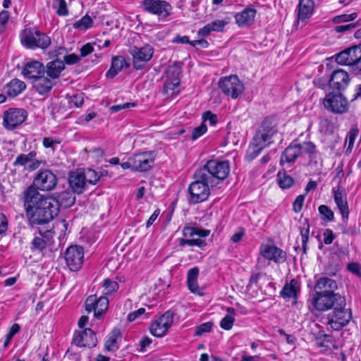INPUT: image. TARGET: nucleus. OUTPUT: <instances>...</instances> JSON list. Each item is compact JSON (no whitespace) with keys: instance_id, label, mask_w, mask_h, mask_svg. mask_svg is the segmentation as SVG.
<instances>
[{"instance_id":"obj_24","label":"nucleus","mask_w":361,"mask_h":361,"mask_svg":"<svg viewBox=\"0 0 361 361\" xmlns=\"http://www.w3.org/2000/svg\"><path fill=\"white\" fill-rule=\"evenodd\" d=\"M22 73L25 78L32 79L33 81L37 78L40 77L42 75H44L45 68L42 63L34 61L27 63L25 66Z\"/></svg>"},{"instance_id":"obj_13","label":"nucleus","mask_w":361,"mask_h":361,"mask_svg":"<svg viewBox=\"0 0 361 361\" xmlns=\"http://www.w3.org/2000/svg\"><path fill=\"white\" fill-rule=\"evenodd\" d=\"M323 104L327 110L336 114H343L347 111L348 108L346 99L339 92L328 93Z\"/></svg>"},{"instance_id":"obj_36","label":"nucleus","mask_w":361,"mask_h":361,"mask_svg":"<svg viewBox=\"0 0 361 361\" xmlns=\"http://www.w3.org/2000/svg\"><path fill=\"white\" fill-rule=\"evenodd\" d=\"M26 87L24 82L18 80L13 79L6 85V90L7 94L14 97L20 94Z\"/></svg>"},{"instance_id":"obj_10","label":"nucleus","mask_w":361,"mask_h":361,"mask_svg":"<svg viewBox=\"0 0 361 361\" xmlns=\"http://www.w3.org/2000/svg\"><path fill=\"white\" fill-rule=\"evenodd\" d=\"M219 86L224 94L232 99H237L245 89L243 83L235 75L221 78Z\"/></svg>"},{"instance_id":"obj_63","label":"nucleus","mask_w":361,"mask_h":361,"mask_svg":"<svg viewBox=\"0 0 361 361\" xmlns=\"http://www.w3.org/2000/svg\"><path fill=\"white\" fill-rule=\"evenodd\" d=\"M9 19V13L7 11L0 12V33L4 31V26Z\"/></svg>"},{"instance_id":"obj_35","label":"nucleus","mask_w":361,"mask_h":361,"mask_svg":"<svg viewBox=\"0 0 361 361\" xmlns=\"http://www.w3.org/2000/svg\"><path fill=\"white\" fill-rule=\"evenodd\" d=\"M199 269L197 267L190 269L188 272V286L190 290L194 293L202 295V290L197 285Z\"/></svg>"},{"instance_id":"obj_60","label":"nucleus","mask_w":361,"mask_h":361,"mask_svg":"<svg viewBox=\"0 0 361 361\" xmlns=\"http://www.w3.org/2000/svg\"><path fill=\"white\" fill-rule=\"evenodd\" d=\"M135 106V104L133 102H126L122 104L114 105L110 107L112 112H118L119 111Z\"/></svg>"},{"instance_id":"obj_48","label":"nucleus","mask_w":361,"mask_h":361,"mask_svg":"<svg viewBox=\"0 0 361 361\" xmlns=\"http://www.w3.org/2000/svg\"><path fill=\"white\" fill-rule=\"evenodd\" d=\"M180 83H176L173 80H167L164 82V92L171 96L178 93V87Z\"/></svg>"},{"instance_id":"obj_49","label":"nucleus","mask_w":361,"mask_h":361,"mask_svg":"<svg viewBox=\"0 0 361 361\" xmlns=\"http://www.w3.org/2000/svg\"><path fill=\"white\" fill-rule=\"evenodd\" d=\"M174 313L171 310L166 311L158 319L160 321L161 325L166 326L168 329L173 322Z\"/></svg>"},{"instance_id":"obj_17","label":"nucleus","mask_w":361,"mask_h":361,"mask_svg":"<svg viewBox=\"0 0 361 361\" xmlns=\"http://www.w3.org/2000/svg\"><path fill=\"white\" fill-rule=\"evenodd\" d=\"M145 9L150 13L166 18L170 14L171 5L163 0H145L143 1Z\"/></svg>"},{"instance_id":"obj_47","label":"nucleus","mask_w":361,"mask_h":361,"mask_svg":"<svg viewBox=\"0 0 361 361\" xmlns=\"http://www.w3.org/2000/svg\"><path fill=\"white\" fill-rule=\"evenodd\" d=\"M53 8L59 16H65L68 13L67 4L65 0H54Z\"/></svg>"},{"instance_id":"obj_38","label":"nucleus","mask_w":361,"mask_h":361,"mask_svg":"<svg viewBox=\"0 0 361 361\" xmlns=\"http://www.w3.org/2000/svg\"><path fill=\"white\" fill-rule=\"evenodd\" d=\"M298 147L300 149V155L306 153L309 155L310 161H312L317 157L316 146L312 142H303L298 144Z\"/></svg>"},{"instance_id":"obj_21","label":"nucleus","mask_w":361,"mask_h":361,"mask_svg":"<svg viewBox=\"0 0 361 361\" xmlns=\"http://www.w3.org/2000/svg\"><path fill=\"white\" fill-rule=\"evenodd\" d=\"M334 202L339 209L342 217L347 219L349 214L348 205L346 199V194L343 187L338 185L332 189Z\"/></svg>"},{"instance_id":"obj_11","label":"nucleus","mask_w":361,"mask_h":361,"mask_svg":"<svg viewBox=\"0 0 361 361\" xmlns=\"http://www.w3.org/2000/svg\"><path fill=\"white\" fill-rule=\"evenodd\" d=\"M195 178L196 180L192 182L188 188L190 195V201L193 204L207 200L210 194L209 187H211L210 183L198 178L196 172L195 173Z\"/></svg>"},{"instance_id":"obj_54","label":"nucleus","mask_w":361,"mask_h":361,"mask_svg":"<svg viewBox=\"0 0 361 361\" xmlns=\"http://www.w3.org/2000/svg\"><path fill=\"white\" fill-rule=\"evenodd\" d=\"M47 243L41 238L35 237L32 241L31 249L32 250L42 251L46 247Z\"/></svg>"},{"instance_id":"obj_28","label":"nucleus","mask_w":361,"mask_h":361,"mask_svg":"<svg viewBox=\"0 0 361 361\" xmlns=\"http://www.w3.org/2000/svg\"><path fill=\"white\" fill-rule=\"evenodd\" d=\"M228 23V21L226 20H216L200 29L198 31V35L202 37H205L213 31L221 32Z\"/></svg>"},{"instance_id":"obj_29","label":"nucleus","mask_w":361,"mask_h":361,"mask_svg":"<svg viewBox=\"0 0 361 361\" xmlns=\"http://www.w3.org/2000/svg\"><path fill=\"white\" fill-rule=\"evenodd\" d=\"M32 85L39 94H45L50 92L54 83L50 78L42 75L32 81Z\"/></svg>"},{"instance_id":"obj_19","label":"nucleus","mask_w":361,"mask_h":361,"mask_svg":"<svg viewBox=\"0 0 361 361\" xmlns=\"http://www.w3.org/2000/svg\"><path fill=\"white\" fill-rule=\"evenodd\" d=\"M349 80V75L346 71L337 69L331 73L329 85L330 88L340 92L347 87Z\"/></svg>"},{"instance_id":"obj_37","label":"nucleus","mask_w":361,"mask_h":361,"mask_svg":"<svg viewBox=\"0 0 361 361\" xmlns=\"http://www.w3.org/2000/svg\"><path fill=\"white\" fill-rule=\"evenodd\" d=\"M181 74V65L178 62H175L169 66L166 71V79L173 80L176 83H180V75Z\"/></svg>"},{"instance_id":"obj_12","label":"nucleus","mask_w":361,"mask_h":361,"mask_svg":"<svg viewBox=\"0 0 361 361\" xmlns=\"http://www.w3.org/2000/svg\"><path fill=\"white\" fill-rule=\"evenodd\" d=\"M133 57V66L137 70L143 69L154 54V49L149 44L142 47H133L130 51Z\"/></svg>"},{"instance_id":"obj_43","label":"nucleus","mask_w":361,"mask_h":361,"mask_svg":"<svg viewBox=\"0 0 361 361\" xmlns=\"http://www.w3.org/2000/svg\"><path fill=\"white\" fill-rule=\"evenodd\" d=\"M301 240H302V247L303 253H306L307 251V243L309 239L310 226L307 219L305 220L302 226L300 228Z\"/></svg>"},{"instance_id":"obj_53","label":"nucleus","mask_w":361,"mask_h":361,"mask_svg":"<svg viewBox=\"0 0 361 361\" xmlns=\"http://www.w3.org/2000/svg\"><path fill=\"white\" fill-rule=\"evenodd\" d=\"M61 143V140L59 139H54L50 137H45L43 138L42 145L44 147L47 149H51L52 151H54L56 149V145Z\"/></svg>"},{"instance_id":"obj_6","label":"nucleus","mask_w":361,"mask_h":361,"mask_svg":"<svg viewBox=\"0 0 361 361\" xmlns=\"http://www.w3.org/2000/svg\"><path fill=\"white\" fill-rule=\"evenodd\" d=\"M312 305L318 311H326L336 305H345V300L338 294L324 293L317 291Z\"/></svg>"},{"instance_id":"obj_62","label":"nucleus","mask_w":361,"mask_h":361,"mask_svg":"<svg viewBox=\"0 0 361 361\" xmlns=\"http://www.w3.org/2000/svg\"><path fill=\"white\" fill-rule=\"evenodd\" d=\"M94 44L87 43L85 45H83L80 48V56L81 57H85L86 56L89 55L90 54L92 53L94 51Z\"/></svg>"},{"instance_id":"obj_16","label":"nucleus","mask_w":361,"mask_h":361,"mask_svg":"<svg viewBox=\"0 0 361 361\" xmlns=\"http://www.w3.org/2000/svg\"><path fill=\"white\" fill-rule=\"evenodd\" d=\"M109 307V300L105 296L97 298L95 295H90L85 301V308L88 312H94L96 318H99L105 313Z\"/></svg>"},{"instance_id":"obj_52","label":"nucleus","mask_w":361,"mask_h":361,"mask_svg":"<svg viewBox=\"0 0 361 361\" xmlns=\"http://www.w3.org/2000/svg\"><path fill=\"white\" fill-rule=\"evenodd\" d=\"M357 16V13H352L350 14H342L337 16L333 18V22L335 23H341L343 22H348L354 20Z\"/></svg>"},{"instance_id":"obj_8","label":"nucleus","mask_w":361,"mask_h":361,"mask_svg":"<svg viewBox=\"0 0 361 361\" xmlns=\"http://www.w3.org/2000/svg\"><path fill=\"white\" fill-rule=\"evenodd\" d=\"M345 306L336 305L334 307V310L328 314L326 324L331 329L339 331L350 320V311L345 309Z\"/></svg>"},{"instance_id":"obj_1","label":"nucleus","mask_w":361,"mask_h":361,"mask_svg":"<svg viewBox=\"0 0 361 361\" xmlns=\"http://www.w3.org/2000/svg\"><path fill=\"white\" fill-rule=\"evenodd\" d=\"M21 200L32 225L45 224L57 215V202L53 197L41 194L35 187L27 188L22 193Z\"/></svg>"},{"instance_id":"obj_39","label":"nucleus","mask_w":361,"mask_h":361,"mask_svg":"<svg viewBox=\"0 0 361 361\" xmlns=\"http://www.w3.org/2000/svg\"><path fill=\"white\" fill-rule=\"evenodd\" d=\"M227 312L228 314L221 319L220 326L225 330H230L232 328L235 321V310L232 307H228Z\"/></svg>"},{"instance_id":"obj_40","label":"nucleus","mask_w":361,"mask_h":361,"mask_svg":"<svg viewBox=\"0 0 361 361\" xmlns=\"http://www.w3.org/2000/svg\"><path fill=\"white\" fill-rule=\"evenodd\" d=\"M121 337L119 329H114L109 334L105 343V347L108 350H114L118 348L116 345L117 339Z\"/></svg>"},{"instance_id":"obj_22","label":"nucleus","mask_w":361,"mask_h":361,"mask_svg":"<svg viewBox=\"0 0 361 361\" xmlns=\"http://www.w3.org/2000/svg\"><path fill=\"white\" fill-rule=\"evenodd\" d=\"M262 255L269 260L276 263L284 262L286 259V253L283 250L272 245H265L261 249Z\"/></svg>"},{"instance_id":"obj_61","label":"nucleus","mask_w":361,"mask_h":361,"mask_svg":"<svg viewBox=\"0 0 361 361\" xmlns=\"http://www.w3.org/2000/svg\"><path fill=\"white\" fill-rule=\"evenodd\" d=\"M70 104L75 107H80L83 104V97L82 94L73 95L70 97Z\"/></svg>"},{"instance_id":"obj_32","label":"nucleus","mask_w":361,"mask_h":361,"mask_svg":"<svg viewBox=\"0 0 361 361\" xmlns=\"http://www.w3.org/2000/svg\"><path fill=\"white\" fill-rule=\"evenodd\" d=\"M337 288L336 282L327 277H323L319 279L315 286L316 292L324 293L335 294L334 290Z\"/></svg>"},{"instance_id":"obj_30","label":"nucleus","mask_w":361,"mask_h":361,"mask_svg":"<svg viewBox=\"0 0 361 361\" xmlns=\"http://www.w3.org/2000/svg\"><path fill=\"white\" fill-rule=\"evenodd\" d=\"M124 66L128 67L125 58L122 56H114L111 60V66L110 69L106 72V76L109 78H114Z\"/></svg>"},{"instance_id":"obj_34","label":"nucleus","mask_w":361,"mask_h":361,"mask_svg":"<svg viewBox=\"0 0 361 361\" xmlns=\"http://www.w3.org/2000/svg\"><path fill=\"white\" fill-rule=\"evenodd\" d=\"M300 283L298 280L293 279L289 283L285 284L282 290L281 291V295L284 298H296L298 293L300 291Z\"/></svg>"},{"instance_id":"obj_9","label":"nucleus","mask_w":361,"mask_h":361,"mask_svg":"<svg viewBox=\"0 0 361 361\" xmlns=\"http://www.w3.org/2000/svg\"><path fill=\"white\" fill-rule=\"evenodd\" d=\"M56 176L49 169H42L37 172L33 183L29 187H35L37 191H51L57 185Z\"/></svg>"},{"instance_id":"obj_3","label":"nucleus","mask_w":361,"mask_h":361,"mask_svg":"<svg viewBox=\"0 0 361 361\" xmlns=\"http://www.w3.org/2000/svg\"><path fill=\"white\" fill-rule=\"evenodd\" d=\"M276 131L273 123L269 119H265L255 135L249 147L247 153V158L250 160L256 158L264 147L273 142L272 137L276 133Z\"/></svg>"},{"instance_id":"obj_42","label":"nucleus","mask_w":361,"mask_h":361,"mask_svg":"<svg viewBox=\"0 0 361 361\" xmlns=\"http://www.w3.org/2000/svg\"><path fill=\"white\" fill-rule=\"evenodd\" d=\"M277 176L279 185L281 188H289L293 185V178L291 176L287 175L285 171H279Z\"/></svg>"},{"instance_id":"obj_20","label":"nucleus","mask_w":361,"mask_h":361,"mask_svg":"<svg viewBox=\"0 0 361 361\" xmlns=\"http://www.w3.org/2000/svg\"><path fill=\"white\" fill-rule=\"evenodd\" d=\"M73 343L79 347H94L97 344V338L93 331L86 328L75 335Z\"/></svg>"},{"instance_id":"obj_15","label":"nucleus","mask_w":361,"mask_h":361,"mask_svg":"<svg viewBox=\"0 0 361 361\" xmlns=\"http://www.w3.org/2000/svg\"><path fill=\"white\" fill-rule=\"evenodd\" d=\"M27 117V113L21 109L11 108L4 113L3 125L8 130H13L22 124Z\"/></svg>"},{"instance_id":"obj_56","label":"nucleus","mask_w":361,"mask_h":361,"mask_svg":"<svg viewBox=\"0 0 361 361\" xmlns=\"http://www.w3.org/2000/svg\"><path fill=\"white\" fill-rule=\"evenodd\" d=\"M319 213L324 216V219L332 221L334 219V212L326 205H320L319 207Z\"/></svg>"},{"instance_id":"obj_59","label":"nucleus","mask_w":361,"mask_h":361,"mask_svg":"<svg viewBox=\"0 0 361 361\" xmlns=\"http://www.w3.org/2000/svg\"><path fill=\"white\" fill-rule=\"evenodd\" d=\"M347 269L352 274L361 276V268L357 262H350L347 266Z\"/></svg>"},{"instance_id":"obj_64","label":"nucleus","mask_w":361,"mask_h":361,"mask_svg":"<svg viewBox=\"0 0 361 361\" xmlns=\"http://www.w3.org/2000/svg\"><path fill=\"white\" fill-rule=\"evenodd\" d=\"M204 121H209L211 126H214L217 122V117L211 111H207L203 114Z\"/></svg>"},{"instance_id":"obj_31","label":"nucleus","mask_w":361,"mask_h":361,"mask_svg":"<svg viewBox=\"0 0 361 361\" xmlns=\"http://www.w3.org/2000/svg\"><path fill=\"white\" fill-rule=\"evenodd\" d=\"M57 202V212H59V207L67 208L71 207L75 202V197L71 191H63L61 193L56 194V197H53Z\"/></svg>"},{"instance_id":"obj_26","label":"nucleus","mask_w":361,"mask_h":361,"mask_svg":"<svg viewBox=\"0 0 361 361\" xmlns=\"http://www.w3.org/2000/svg\"><path fill=\"white\" fill-rule=\"evenodd\" d=\"M314 3L313 0H299L298 6V20L305 22L313 13Z\"/></svg>"},{"instance_id":"obj_27","label":"nucleus","mask_w":361,"mask_h":361,"mask_svg":"<svg viewBox=\"0 0 361 361\" xmlns=\"http://www.w3.org/2000/svg\"><path fill=\"white\" fill-rule=\"evenodd\" d=\"M301 156L300 149L298 147V143H291L283 152L281 159L280 164L283 165L284 163H293L296 159Z\"/></svg>"},{"instance_id":"obj_44","label":"nucleus","mask_w":361,"mask_h":361,"mask_svg":"<svg viewBox=\"0 0 361 361\" xmlns=\"http://www.w3.org/2000/svg\"><path fill=\"white\" fill-rule=\"evenodd\" d=\"M92 25V19L87 15L82 17L81 19L75 21L73 24L75 29L80 30H86L91 27Z\"/></svg>"},{"instance_id":"obj_46","label":"nucleus","mask_w":361,"mask_h":361,"mask_svg":"<svg viewBox=\"0 0 361 361\" xmlns=\"http://www.w3.org/2000/svg\"><path fill=\"white\" fill-rule=\"evenodd\" d=\"M167 330L168 329L166 326L161 325L159 319L153 322L150 326L151 334L157 337L163 336L166 333Z\"/></svg>"},{"instance_id":"obj_51","label":"nucleus","mask_w":361,"mask_h":361,"mask_svg":"<svg viewBox=\"0 0 361 361\" xmlns=\"http://www.w3.org/2000/svg\"><path fill=\"white\" fill-rule=\"evenodd\" d=\"M103 286L105 290L106 294H110L118 288V284L115 281H111L110 279H105L104 281Z\"/></svg>"},{"instance_id":"obj_14","label":"nucleus","mask_w":361,"mask_h":361,"mask_svg":"<svg viewBox=\"0 0 361 361\" xmlns=\"http://www.w3.org/2000/svg\"><path fill=\"white\" fill-rule=\"evenodd\" d=\"M84 252L81 246L71 245L65 252L66 264L71 271L78 270L83 262Z\"/></svg>"},{"instance_id":"obj_5","label":"nucleus","mask_w":361,"mask_h":361,"mask_svg":"<svg viewBox=\"0 0 361 361\" xmlns=\"http://www.w3.org/2000/svg\"><path fill=\"white\" fill-rule=\"evenodd\" d=\"M183 235L185 238L179 239V245L197 246L202 247L206 245L203 240L200 238H204L209 235L210 231L197 227L185 226L183 229Z\"/></svg>"},{"instance_id":"obj_23","label":"nucleus","mask_w":361,"mask_h":361,"mask_svg":"<svg viewBox=\"0 0 361 361\" xmlns=\"http://www.w3.org/2000/svg\"><path fill=\"white\" fill-rule=\"evenodd\" d=\"M68 182L73 192L77 194H82L87 186L85 176H84L82 169L71 172L69 175Z\"/></svg>"},{"instance_id":"obj_4","label":"nucleus","mask_w":361,"mask_h":361,"mask_svg":"<svg viewBox=\"0 0 361 361\" xmlns=\"http://www.w3.org/2000/svg\"><path fill=\"white\" fill-rule=\"evenodd\" d=\"M21 42L24 47L35 49H47L51 44V39L44 33L35 28H25L21 33Z\"/></svg>"},{"instance_id":"obj_41","label":"nucleus","mask_w":361,"mask_h":361,"mask_svg":"<svg viewBox=\"0 0 361 361\" xmlns=\"http://www.w3.org/2000/svg\"><path fill=\"white\" fill-rule=\"evenodd\" d=\"M37 155V153L34 151L29 152L28 154H21L18 156L13 162V166H21L25 168L30 164L32 161V158H35Z\"/></svg>"},{"instance_id":"obj_58","label":"nucleus","mask_w":361,"mask_h":361,"mask_svg":"<svg viewBox=\"0 0 361 361\" xmlns=\"http://www.w3.org/2000/svg\"><path fill=\"white\" fill-rule=\"evenodd\" d=\"M305 195L306 194L300 195L295 198L293 204V209L295 213H298L301 211Z\"/></svg>"},{"instance_id":"obj_2","label":"nucleus","mask_w":361,"mask_h":361,"mask_svg":"<svg viewBox=\"0 0 361 361\" xmlns=\"http://www.w3.org/2000/svg\"><path fill=\"white\" fill-rule=\"evenodd\" d=\"M230 172L227 161L212 159L196 171V176L202 180L210 183L211 188L218 186L225 180Z\"/></svg>"},{"instance_id":"obj_55","label":"nucleus","mask_w":361,"mask_h":361,"mask_svg":"<svg viewBox=\"0 0 361 361\" xmlns=\"http://www.w3.org/2000/svg\"><path fill=\"white\" fill-rule=\"evenodd\" d=\"M207 130V126L204 123V122L199 126L195 128L192 130L191 138L193 140H197L200 136H202L204 133H206Z\"/></svg>"},{"instance_id":"obj_25","label":"nucleus","mask_w":361,"mask_h":361,"mask_svg":"<svg viewBox=\"0 0 361 361\" xmlns=\"http://www.w3.org/2000/svg\"><path fill=\"white\" fill-rule=\"evenodd\" d=\"M256 13V9L246 8L243 11L235 15V20L239 27H249L254 23Z\"/></svg>"},{"instance_id":"obj_7","label":"nucleus","mask_w":361,"mask_h":361,"mask_svg":"<svg viewBox=\"0 0 361 361\" xmlns=\"http://www.w3.org/2000/svg\"><path fill=\"white\" fill-rule=\"evenodd\" d=\"M361 60V44L348 48L336 56V61L341 65L353 67V71L355 75L359 74L361 68L355 66Z\"/></svg>"},{"instance_id":"obj_45","label":"nucleus","mask_w":361,"mask_h":361,"mask_svg":"<svg viewBox=\"0 0 361 361\" xmlns=\"http://www.w3.org/2000/svg\"><path fill=\"white\" fill-rule=\"evenodd\" d=\"M82 170L84 176H85V181L87 185H95L99 181L100 176H99L97 171L91 169H86Z\"/></svg>"},{"instance_id":"obj_18","label":"nucleus","mask_w":361,"mask_h":361,"mask_svg":"<svg viewBox=\"0 0 361 361\" xmlns=\"http://www.w3.org/2000/svg\"><path fill=\"white\" fill-rule=\"evenodd\" d=\"M132 157L134 164V171H147L154 164V157L153 152H145L135 154Z\"/></svg>"},{"instance_id":"obj_33","label":"nucleus","mask_w":361,"mask_h":361,"mask_svg":"<svg viewBox=\"0 0 361 361\" xmlns=\"http://www.w3.org/2000/svg\"><path fill=\"white\" fill-rule=\"evenodd\" d=\"M64 62L56 59L49 62L46 66V73L48 77L55 79L59 77L61 71L64 69Z\"/></svg>"},{"instance_id":"obj_50","label":"nucleus","mask_w":361,"mask_h":361,"mask_svg":"<svg viewBox=\"0 0 361 361\" xmlns=\"http://www.w3.org/2000/svg\"><path fill=\"white\" fill-rule=\"evenodd\" d=\"M213 326V323L211 322H204L197 326L195 329V336H200L204 333L209 332Z\"/></svg>"},{"instance_id":"obj_57","label":"nucleus","mask_w":361,"mask_h":361,"mask_svg":"<svg viewBox=\"0 0 361 361\" xmlns=\"http://www.w3.org/2000/svg\"><path fill=\"white\" fill-rule=\"evenodd\" d=\"M20 329V326L18 324H14L10 328L8 334H6V340L4 341V345L6 346L9 343L11 338L16 335L18 332H19Z\"/></svg>"}]
</instances>
